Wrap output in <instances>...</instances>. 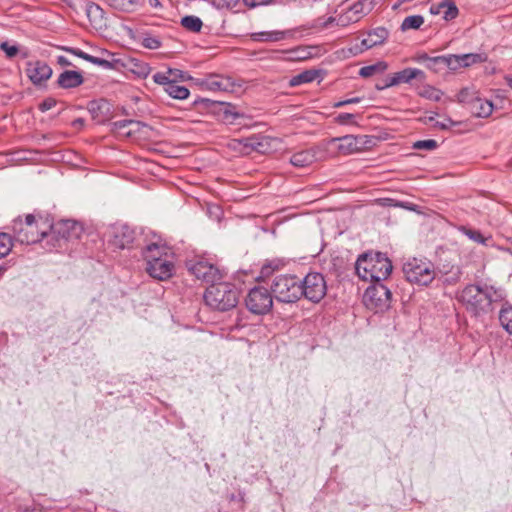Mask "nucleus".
I'll use <instances>...</instances> for the list:
<instances>
[{"label":"nucleus","mask_w":512,"mask_h":512,"mask_svg":"<svg viewBox=\"0 0 512 512\" xmlns=\"http://www.w3.org/2000/svg\"><path fill=\"white\" fill-rule=\"evenodd\" d=\"M389 36V31L384 27H377L368 32L367 37L361 41V47L358 52L370 49L383 44Z\"/></svg>","instance_id":"nucleus-18"},{"label":"nucleus","mask_w":512,"mask_h":512,"mask_svg":"<svg viewBox=\"0 0 512 512\" xmlns=\"http://www.w3.org/2000/svg\"><path fill=\"white\" fill-rule=\"evenodd\" d=\"M155 83L162 85L164 91L171 97L179 100L186 99L189 96V90L185 86L179 85L170 76L163 73H155L153 75Z\"/></svg>","instance_id":"nucleus-15"},{"label":"nucleus","mask_w":512,"mask_h":512,"mask_svg":"<svg viewBox=\"0 0 512 512\" xmlns=\"http://www.w3.org/2000/svg\"><path fill=\"white\" fill-rule=\"evenodd\" d=\"M134 238V231L128 226L123 225L113 229V235L110 243L116 248L125 249L130 247L134 241Z\"/></svg>","instance_id":"nucleus-17"},{"label":"nucleus","mask_w":512,"mask_h":512,"mask_svg":"<svg viewBox=\"0 0 512 512\" xmlns=\"http://www.w3.org/2000/svg\"><path fill=\"white\" fill-rule=\"evenodd\" d=\"M194 106L203 105L205 109L212 110L219 115H222V119L225 122L233 123L237 118L242 117L236 107L230 103L213 101L207 98H198L193 102Z\"/></svg>","instance_id":"nucleus-12"},{"label":"nucleus","mask_w":512,"mask_h":512,"mask_svg":"<svg viewBox=\"0 0 512 512\" xmlns=\"http://www.w3.org/2000/svg\"><path fill=\"white\" fill-rule=\"evenodd\" d=\"M439 8H442L443 18L446 21L453 20L458 16L459 10L452 0H445L439 3Z\"/></svg>","instance_id":"nucleus-36"},{"label":"nucleus","mask_w":512,"mask_h":512,"mask_svg":"<svg viewBox=\"0 0 512 512\" xmlns=\"http://www.w3.org/2000/svg\"><path fill=\"white\" fill-rule=\"evenodd\" d=\"M85 121L83 118H77L72 121V126L76 129H80L84 126Z\"/></svg>","instance_id":"nucleus-60"},{"label":"nucleus","mask_w":512,"mask_h":512,"mask_svg":"<svg viewBox=\"0 0 512 512\" xmlns=\"http://www.w3.org/2000/svg\"><path fill=\"white\" fill-rule=\"evenodd\" d=\"M320 76V70L310 69L305 70L289 80V85L295 87L304 83H310L315 81Z\"/></svg>","instance_id":"nucleus-29"},{"label":"nucleus","mask_w":512,"mask_h":512,"mask_svg":"<svg viewBox=\"0 0 512 512\" xmlns=\"http://www.w3.org/2000/svg\"><path fill=\"white\" fill-rule=\"evenodd\" d=\"M301 297L313 303H319L327 293V284L324 276L319 272H310L300 279Z\"/></svg>","instance_id":"nucleus-8"},{"label":"nucleus","mask_w":512,"mask_h":512,"mask_svg":"<svg viewBox=\"0 0 512 512\" xmlns=\"http://www.w3.org/2000/svg\"><path fill=\"white\" fill-rule=\"evenodd\" d=\"M279 269V262L272 261L262 266L260 271V277L261 278H268L270 277L275 270Z\"/></svg>","instance_id":"nucleus-44"},{"label":"nucleus","mask_w":512,"mask_h":512,"mask_svg":"<svg viewBox=\"0 0 512 512\" xmlns=\"http://www.w3.org/2000/svg\"><path fill=\"white\" fill-rule=\"evenodd\" d=\"M167 76H170L174 81L177 82L178 79L185 80L186 74L178 69H168V71L165 73Z\"/></svg>","instance_id":"nucleus-49"},{"label":"nucleus","mask_w":512,"mask_h":512,"mask_svg":"<svg viewBox=\"0 0 512 512\" xmlns=\"http://www.w3.org/2000/svg\"><path fill=\"white\" fill-rule=\"evenodd\" d=\"M209 89L211 90H222L224 89L223 88V84L220 80L216 79V78H212L208 81L207 83Z\"/></svg>","instance_id":"nucleus-53"},{"label":"nucleus","mask_w":512,"mask_h":512,"mask_svg":"<svg viewBox=\"0 0 512 512\" xmlns=\"http://www.w3.org/2000/svg\"><path fill=\"white\" fill-rule=\"evenodd\" d=\"M468 109L474 116L486 118L492 114L494 106L491 101L483 99L479 96L473 101Z\"/></svg>","instance_id":"nucleus-24"},{"label":"nucleus","mask_w":512,"mask_h":512,"mask_svg":"<svg viewBox=\"0 0 512 512\" xmlns=\"http://www.w3.org/2000/svg\"><path fill=\"white\" fill-rule=\"evenodd\" d=\"M361 101H362L361 97L349 98V99H346V105H348V104H356V103H359Z\"/></svg>","instance_id":"nucleus-62"},{"label":"nucleus","mask_w":512,"mask_h":512,"mask_svg":"<svg viewBox=\"0 0 512 512\" xmlns=\"http://www.w3.org/2000/svg\"><path fill=\"white\" fill-rule=\"evenodd\" d=\"M388 65L384 61H379L373 65L364 66L359 70V75L363 78H368L376 73H383Z\"/></svg>","instance_id":"nucleus-35"},{"label":"nucleus","mask_w":512,"mask_h":512,"mask_svg":"<svg viewBox=\"0 0 512 512\" xmlns=\"http://www.w3.org/2000/svg\"><path fill=\"white\" fill-rule=\"evenodd\" d=\"M57 63L62 67L72 66V63L63 55L57 57Z\"/></svg>","instance_id":"nucleus-58"},{"label":"nucleus","mask_w":512,"mask_h":512,"mask_svg":"<svg viewBox=\"0 0 512 512\" xmlns=\"http://www.w3.org/2000/svg\"><path fill=\"white\" fill-rule=\"evenodd\" d=\"M240 291L232 283L211 284L204 293V302L211 309L226 312L235 308L239 302Z\"/></svg>","instance_id":"nucleus-3"},{"label":"nucleus","mask_w":512,"mask_h":512,"mask_svg":"<svg viewBox=\"0 0 512 512\" xmlns=\"http://www.w3.org/2000/svg\"><path fill=\"white\" fill-rule=\"evenodd\" d=\"M106 105H107V103L104 100H102L100 102L92 101L89 104V111L92 112L93 114H95L96 112L102 110V108Z\"/></svg>","instance_id":"nucleus-51"},{"label":"nucleus","mask_w":512,"mask_h":512,"mask_svg":"<svg viewBox=\"0 0 512 512\" xmlns=\"http://www.w3.org/2000/svg\"><path fill=\"white\" fill-rule=\"evenodd\" d=\"M419 95L429 100L439 101L441 100L443 93L432 86H424L420 89Z\"/></svg>","instance_id":"nucleus-39"},{"label":"nucleus","mask_w":512,"mask_h":512,"mask_svg":"<svg viewBox=\"0 0 512 512\" xmlns=\"http://www.w3.org/2000/svg\"><path fill=\"white\" fill-rule=\"evenodd\" d=\"M84 78L82 74L74 70H65L57 79V84L63 89H72L82 85Z\"/></svg>","instance_id":"nucleus-23"},{"label":"nucleus","mask_w":512,"mask_h":512,"mask_svg":"<svg viewBox=\"0 0 512 512\" xmlns=\"http://www.w3.org/2000/svg\"><path fill=\"white\" fill-rule=\"evenodd\" d=\"M104 3L109 5L111 8L131 13L136 11L143 3V0H102Z\"/></svg>","instance_id":"nucleus-26"},{"label":"nucleus","mask_w":512,"mask_h":512,"mask_svg":"<svg viewBox=\"0 0 512 512\" xmlns=\"http://www.w3.org/2000/svg\"><path fill=\"white\" fill-rule=\"evenodd\" d=\"M230 500H232V501L238 500L239 502H244V494L243 493H239L238 496L231 495Z\"/></svg>","instance_id":"nucleus-63"},{"label":"nucleus","mask_w":512,"mask_h":512,"mask_svg":"<svg viewBox=\"0 0 512 512\" xmlns=\"http://www.w3.org/2000/svg\"><path fill=\"white\" fill-rule=\"evenodd\" d=\"M374 0H357L349 7L342 10V13L335 17H329L325 22V26L328 27L332 23H336L338 26H347L351 23L358 22L365 14L369 13L373 8Z\"/></svg>","instance_id":"nucleus-6"},{"label":"nucleus","mask_w":512,"mask_h":512,"mask_svg":"<svg viewBox=\"0 0 512 512\" xmlns=\"http://www.w3.org/2000/svg\"><path fill=\"white\" fill-rule=\"evenodd\" d=\"M181 25L190 32H200L203 22L202 20L194 15H187L181 19Z\"/></svg>","instance_id":"nucleus-34"},{"label":"nucleus","mask_w":512,"mask_h":512,"mask_svg":"<svg viewBox=\"0 0 512 512\" xmlns=\"http://www.w3.org/2000/svg\"><path fill=\"white\" fill-rule=\"evenodd\" d=\"M212 4L218 9L223 8H232L234 7L239 0H211Z\"/></svg>","instance_id":"nucleus-46"},{"label":"nucleus","mask_w":512,"mask_h":512,"mask_svg":"<svg viewBox=\"0 0 512 512\" xmlns=\"http://www.w3.org/2000/svg\"><path fill=\"white\" fill-rule=\"evenodd\" d=\"M398 83H410L413 79L423 82L426 79L424 71L417 68H405L395 73Z\"/></svg>","instance_id":"nucleus-28"},{"label":"nucleus","mask_w":512,"mask_h":512,"mask_svg":"<svg viewBox=\"0 0 512 512\" xmlns=\"http://www.w3.org/2000/svg\"><path fill=\"white\" fill-rule=\"evenodd\" d=\"M11 229L14 239L21 244H34L41 241L48 233L38 227H23L20 217L13 220Z\"/></svg>","instance_id":"nucleus-10"},{"label":"nucleus","mask_w":512,"mask_h":512,"mask_svg":"<svg viewBox=\"0 0 512 512\" xmlns=\"http://www.w3.org/2000/svg\"><path fill=\"white\" fill-rule=\"evenodd\" d=\"M316 159V154L312 150H302L294 153L290 157V163L298 168H303L311 165Z\"/></svg>","instance_id":"nucleus-27"},{"label":"nucleus","mask_w":512,"mask_h":512,"mask_svg":"<svg viewBox=\"0 0 512 512\" xmlns=\"http://www.w3.org/2000/svg\"><path fill=\"white\" fill-rule=\"evenodd\" d=\"M82 232V225L74 220H60L50 226V234L55 236L58 242L77 239Z\"/></svg>","instance_id":"nucleus-13"},{"label":"nucleus","mask_w":512,"mask_h":512,"mask_svg":"<svg viewBox=\"0 0 512 512\" xmlns=\"http://www.w3.org/2000/svg\"><path fill=\"white\" fill-rule=\"evenodd\" d=\"M499 322L502 328L512 335V305L505 302L499 311Z\"/></svg>","instance_id":"nucleus-32"},{"label":"nucleus","mask_w":512,"mask_h":512,"mask_svg":"<svg viewBox=\"0 0 512 512\" xmlns=\"http://www.w3.org/2000/svg\"><path fill=\"white\" fill-rule=\"evenodd\" d=\"M355 270L357 275L365 281L382 283L391 274L393 266L384 253H364L358 257Z\"/></svg>","instance_id":"nucleus-2"},{"label":"nucleus","mask_w":512,"mask_h":512,"mask_svg":"<svg viewBox=\"0 0 512 512\" xmlns=\"http://www.w3.org/2000/svg\"><path fill=\"white\" fill-rule=\"evenodd\" d=\"M386 200L389 201V202H393V204H390L391 206L403 207V208H406V209H409V210H414V205L411 204V203L395 202L392 199H386Z\"/></svg>","instance_id":"nucleus-57"},{"label":"nucleus","mask_w":512,"mask_h":512,"mask_svg":"<svg viewBox=\"0 0 512 512\" xmlns=\"http://www.w3.org/2000/svg\"><path fill=\"white\" fill-rule=\"evenodd\" d=\"M430 11L432 14H440V13H442V8H439V4H438L436 7L432 6L430 8Z\"/></svg>","instance_id":"nucleus-64"},{"label":"nucleus","mask_w":512,"mask_h":512,"mask_svg":"<svg viewBox=\"0 0 512 512\" xmlns=\"http://www.w3.org/2000/svg\"><path fill=\"white\" fill-rule=\"evenodd\" d=\"M240 143L246 149L258 153H266L270 148V138L261 134H255L240 140Z\"/></svg>","instance_id":"nucleus-20"},{"label":"nucleus","mask_w":512,"mask_h":512,"mask_svg":"<svg viewBox=\"0 0 512 512\" xmlns=\"http://www.w3.org/2000/svg\"><path fill=\"white\" fill-rule=\"evenodd\" d=\"M98 66L105 68V69H110L113 67V65L110 61H108L106 59H102V58H100Z\"/></svg>","instance_id":"nucleus-61"},{"label":"nucleus","mask_w":512,"mask_h":512,"mask_svg":"<svg viewBox=\"0 0 512 512\" xmlns=\"http://www.w3.org/2000/svg\"><path fill=\"white\" fill-rule=\"evenodd\" d=\"M506 298L505 290L484 280H477L467 284L456 299L465 308L466 312L474 318H484L492 313L496 305Z\"/></svg>","instance_id":"nucleus-1"},{"label":"nucleus","mask_w":512,"mask_h":512,"mask_svg":"<svg viewBox=\"0 0 512 512\" xmlns=\"http://www.w3.org/2000/svg\"><path fill=\"white\" fill-rule=\"evenodd\" d=\"M354 118H355V115H354V114H351V113H340V114L335 118V121H336L338 124L345 125V124H348V123H352V121L354 120Z\"/></svg>","instance_id":"nucleus-48"},{"label":"nucleus","mask_w":512,"mask_h":512,"mask_svg":"<svg viewBox=\"0 0 512 512\" xmlns=\"http://www.w3.org/2000/svg\"><path fill=\"white\" fill-rule=\"evenodd\" d=\"M186 266L192 275L206 283L215 284L222 278L219 269L206 260L189 261Z\"/></svg>","instance_id":"nucleus-11"},{"label":"nucleus","mask_w":512,"mask_h":512,"mask_svg":"<svg viewBox=\"0 0 512 512\" xmlns=\"http://www.w3.org/2000/svg\"><path fill=\"white\" fill-rule=\"evenodd\" d=\"M403 273L410 283L429 285L437 276L432 262L422 259H409L403 264Z\"/></svg>","instance_id":"nucleus-5"},{"label":"nucleus","mask_w":512,"mask_h":512,"mask_svg":"<svg viewBox=\"0 0 512 512\" xmlns=\"http://www.w3.org/2000/svg\"><path fill=\"white\" fill-rule=\"evenodd\" d=\"M397 85H399V83H398V79L394 73L392 76L385 79L381 88H389V87L397 86Z\"/></svg>","instance_id":"nucleus-52"},{"label":"nucleus","mask_w":512,"mask_h":512,"mask_svg":"<svg viewBox=\"0 0 512 512\" xmlns=\"http://www.w3.org/2000/svg\"><path fill=\"white\" fill-rule=\"evenodd\" d=\"M459 56H460V61L462 62L463 67H468L472 64L482 61V57L480 54L469 53V54H462Z\"/></svg>","instance_id":"nucleus-43"},{"label":"nucleus","mask_w":512,"mask_h":512,"mask_svg":"<svg viewBox=\"0 0 512 512\" xmlns=\"http://www.w3.org/2000/svg\"><path fill=\"white\" fill-rule=\"evenodd\" d=\"M146 271L154 279L160 281L168 280L175 271L172 256H164L163 259L153 258L151 263L146 264Z\"/></svg>","instance_id":"nucleus-14"},{"label":"nucleus","mask_w":512,"mask_h":512,"mask_svg":"<svg viewBox=\"0 0 512 512\" xmlns=\"http://www.w3.org/2000/svg\"><path fill=\"white\" fill-rule=\"evenodd\" d=\"M26 74L34 85H41L52 75L51 67L43 61H29L27 63Z\"/></svg>","instance_id":"nucleus-16"},{"label":"nucleus","mask_w":512,"mask_h":512,"mask_svg":"<svg viewBox=\"0 0 512 512\" xmlns=\"http://www.w3.org/2000/svg\"><path fill=\"white\" fill-rule=\"evenodd\" d=\"M439 280L445 285H455L460 282L463 272L459 265H442L438 269Z\"/></svg>","instance_id":"nucleus-21"},{"label":"nucleus","mask_w":512,"mask_h":512,"mask_svg":"<svg viewBox=\"0 0 512 512\" xmlns=\"http://www.w3.org/2000/svg\"><path fill=\"white\" fill-rule=\"evenodd\" d=\"M273 297L271 290L262 286H256L249 290L245 298V305L251 313L265 315L273 307Z\"/></svg>","instance_id":"nucleus-7"},{"label":"nucleus","mask_w":512,"mask_h":512,"mask_svg":"<svg viewBox=\"0 0 512 512\" xmlns=\"http://www.w3.org/2000/svg\"><path fill=\"white\" fill-rule=\"evenodd\" d=\"M64 51L76 56V57H79L80 58V55H81V49L79 48H74V47H63L62 48Z\"/></svg>","instance_id":"nucleus-59"},{"label":"nucleus","mask_w":512,"mask_h":512,"mask_svg":"<svg viewBox=\"0 0 512 512\" xmlns=\"http://www.w3.org/2000/svg\"><path fill=\"white\" fill-rule=\"evenodd\" d=\"M479 97L478 91L472 88H463L459 91L457 95V101L467 108L473 103L475 99Z\"/></svg>","instance_id":"nucleus-33"},{"label":"nucleus","mask_w":512,"mask_h":512,"mask_svg":"<svg viewBox=\"0 0 512 512\" xmlns=\"http://www.w3.org/2000/svg\"><path fill=\"white\" fill-rule=\"evenodd\" d=\"M392 294L383 283H374L368 287L363 295V302L367 308L377 312L386 311L391 305Z\"/></svg>","instance_id":"nucleus-9"},{"label":"nucleus","mask_w":512,"mask_h":512,"mask_svg":"<svg viewBox=\"0 0 512 512\" xmlns=\"http://www.w3.org/2000/svg\"><path fill=\"white\" fill-rule=\"evenodd\" d=\"M431 63L434 65L445 66L450 70H457L463 67L459 55L436 56L431 58Z\"/></svg>","instance_id":"nucleus-30"},{"label":"nucleus","mask_w":512,"mask_h":512,"mask_svg":"<svg viewBox=\"0 0 512 512\" xmlns=\"http://www.w3.org/2000/svg\"><path fill=\"white\" fill-rule=\"evenodd\" d=\"M13 247L12 236L5 232H0V259L7 256Z\"/></svg>","instance_id":"nucleus-38"},{"label":"nucleus","mask_w":512,"mask_h":512,"mask_svg":"<svg viewBox=\"0 0 512 512\" xmlns=\"http://www.w3.org/2000/svg\"><path fill=\"white\" fill-rule=\"evenodd\" d=\"M459 230L465 234L469 239L477 243H484L485 238L479 230L471 229L466 226H461Z\"/></svg>","instance_id":"nucleus-40"},{"label":"nucleus","mask_w":512,"mask_h":512,"mask_svg":"<svg viewBox=\"0 0 512 512\" xmlns=\"http://www.w3.org/2000/svg\"><path fill=\"white\" fill-rule=\"evenodd\" d=\"M252 39L254 41H260V42H278L286 37V32L284 31H263V32H257L253 33L251 35Z\"/></svg>","instance_id":"nucleus-31"},{"label":"nucleus","mask_w":512,"mask_h":512,"mask_svg":"<svg viewBox=\"0 0 512 512\" xmlns=\"http://www.w3.org/2000/svg\"><path fill=\"white\" fill-rule=\"evenodd\" d=\"M164 256H172L165 245L151 243L147 245L143 250V257L146 261V264L151 263L153 258L163 259Z\"/></svg>","instance_id":"nucleus-25"},{"label":"nucleus","mask_w":512,"mask_h":512,"mask_svg":"<svg viewBox=\"0 0 512 512\" xmlns=\"http://www.w3.org/2000/svg\"><path fill=\"white\" fill-rule=\"evenodd\" d=\"M86 15L90 24L96 29L106 27V18L104 10L94 2H87Z\"/></svg>","instance_id":"nucleus-22"},{"label":"nucleus","mask_w":512,"mask_h":512,"mask_svg":"<svg viewBox=\"0 0 512 512\" xmlns=\"http://www.w3.org/2000/svg\"><path fill=\"white\" fill-rule=\"evenodd\" d=\"M332 144H337V150L344 155L352 154L360 150V138L353 135H346L343 137L333 138L330 141Z\"/></svg>","instance_id":"nucleus-19"},{"label":"nucleus","mask_w":512,"mask_h":512,"mask_svg":"<svg viewBox=\"0 0 512 512\" xmlns=\"http://www.w3.org/2000/svg\"><path fill=\"white\" fill-rule=\"evenodd\" d=\"M1 50H3L7 57L12 58L17 55L18 47L14 45H9L7 42H3L0 45Z\"/></svg>","instance_id":"nucleus-47"},{"label":"nucleus","mask_w":512,"mask_h":512,"mask_svg":"<svg viewBox=\"0 0 512 512\" xmlns=\"http://www.w3.org/2000/svg\"><path fill=\"white\" fill-rule=\"evenodd\" d=\"M271 292L282 303H294L301 298L300 278L292 274H281L273 279Z\"/></svg>","instance_id":"nucleus-4"},{"label":"nucleus","mask_w":512,"mask_h":512,"mask_svg":"<svg viewBox=\"0 0 512 512\" xmlns=\"http://www.w3.org/2000/svg\"><path fill=\"white\" fill-rule=\"evenodd\" d=\"M22 225H23V227H28V226L37 227L35 216L33 214L26 215L25 220L24 221L22 220Z\"/></svg>","instance_id":"nucleus-55"},{"label":"nucleus","mask_w":512,"mask_h":512,"mask_svg":"<svg viewBox=\"0 0 512 512\" xmlns=\"http://www.w3.org/2000/svg\"><path fill=\"white\" fill-rule=\"evenodd\" d=\"M438 147V143L436 140L427 139V140H419L413 144V148L417 150H435Z\"/></svg>","instance_id":"nucleus-42"},{"label":"nucleus","mask_w":512,"mask_h":512,"mask_svg":"<svg viewBox=\"0 0 512 512\" xmlns=\"http://www.w3.org/2000/svg\"><path fill=\"white\" fill-rule=\"evenodd\" d=\"M56 105V100L53 99V98H46L45 100H43L40 104H39V109L42 111V112H46L50 109H52L54 106Z\"/></svg>","instance_id":"nucleus-50"},{"label":"nucleus","mask_w":512,"mask_h":512,"mask_svg":"<svg viewBox=\"0 0 512 512\" xmlns=\"http://www.w3.org/2000/svg\"><path fill=\"white\" fill-rule=\"evenodd\" d=\"M141 44L143 47H145L147 49L156 50L161 47L162 43L158 37L152 36V35H146L142 39Z\"/></svg>","instance_id":"nucleus-41"},{"label":"nucleus","mask_w":512,"mask_h":512,"mask_svg":"<svg viewBox=\"0 0 512 512\" xmlns=\"http://www.w3.org/2000/svg\"><path fill=\"white\" fill-rule=\"evenodd\" d=\"M424 23V17L421 15H411L404 18L402 21V24L400 26V29L402 31H408L411 29H419Z\"/></svg>","instance_id":"nucleus-37"},{"label":"nucleus","mask_w":512,"mask_h":512,"mask_svg":"<svg viewBox=\"0 0 512 512\" xmlns=\"http://www.w3.org/2000/svg\"><path fill=\"white\" fill-rule=\"evenodd\" d=\"M132 124H135L137 126H145L144 123H142L140 121L132 120V119L119 120V121H115L112 123L113 129L117 130V131H120V130L124 129L125 127H127L128 125H132Z\"/></svg>","instance_id":"nucleus-45"},{"label":"nucleus","mask_w":512,"mask_h":512,"mask_svg":"<svg viewBox=\"0 0 512 512\" xmlns=\"http://www.w3.org/2000/svg\"><path fill=\"white\" fill-rule=\"evenodd\" d=\"M456 124H457L456 122H454L452 119L448 118L446 120V122H436L435 126L442 130H445V129H448L450 126H453Z\"/></svg>","instance_id":"nucleus-56"},{"label":"nucleus","mask_w":512,"mask_h":512,"mask_svg":"<svg viewBox=\"0 0 512 512\" xmlns=\"http://www.w3.org/2000/svg\"><path fill=\"white\" fill-rule=\"evenodd\" d=\"M272 0H243L245 5L249 7H256L261 5L269 4Z\"/></svg>","instance_id":"nucleus-54"}]
</instances>
